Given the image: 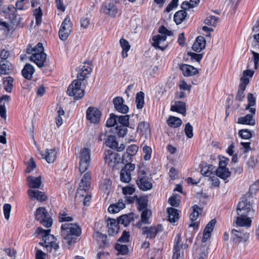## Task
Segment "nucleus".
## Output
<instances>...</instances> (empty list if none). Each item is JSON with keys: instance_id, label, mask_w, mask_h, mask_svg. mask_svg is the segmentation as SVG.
<instances>
[{"instance_id": "09e8293b", "label": "nucleus", "mask_w": 259, "mask_h": 259, "mask_svg": "<svg viewBox=\"0 0 259 259\" xmlns=\"http://www.w3.org/2000/svg\"><path fill=\"white\" fill-rule=\"evenodd\" d=\"M106 143L108 147L112 149H115L118 145L115 136L112 135L108 136Z\"/></svg>"}, {"instance_id": "13d9d810", "label": "nucleus", "mask_w": 259, "mask_h": 259, "mask_svg": "<svg viewBox=\"0 0 259 259\" xmlns=\"http://www.w3.org/2000/svg\"><path fill=\"white\" fill-rule=\"evenodd\" d=\"M117 119L121 126L127 127L129 125V116L128 115H121L117 116Z\"/></svg>"}, {"instance_id": "052dcab7", "label": "nucleus", "mask_w": 259, "mask_h": 259, "mask_svg": "<svg viewBox=\"0 0 259 259\" xmlns=\"http://www.w3.org/2000/svg\"><path fill=\"white\" fill-rule=\"evenodd\" d=\"M238 134L242 139L245 140L249 139L252 137L251 131L246 129L240 130Z\"/></svg>"}, {"instance_id": "393cba45", "label": "nucleus", "mask_w": 259, "mask_h": 259, "mask_svg": "<svg viewBox=\"0 0 259 259\" xmlns=\"http://www.w3.org/2000/svg\"><path fill=\"white\" fill-rule=\"evenodd\" d=\"M27 193L31 199H36L39 201H44L47 199V196L45 193L38 190L29 189Z\"/></svg>"}, {"instance_id": "774afa93", "label": "nucleus", "mask_w": 259, "mask_h": 259, "mask_svg": "<svg viewBox=\"0 0 259 259\" xmlns=\"http://www.w3.org/2000/svg\"><path fill=\"white\" fill-rule=\"evenodd\" d=\"M3 210L5 219L9 220L11 210V205L9 204H5L3 206Z\"/></svg>"}, {"instance_id": "864d4df0", "label": "nucleus", "mask_w": 259, "mask_h": 259, "mask_svg": "<svg viewBox=\"0 0 259 259\" xmlns=\"http://www.w3.org/2000/svg\"><path fill=\"white\" fill-rule=\"evenodd\" d=\"M122 191L123 194L126 196V200H127V198H129L130 196H127L128 195H133L135 192V188L134 186H126L125 187H123L122 188Z\"/></svg>"}, {"instance_id": "e2e57ef3", "label": "nucleus", "mask_w": 259, "mask_h": 259, "mask_svg": "<svg viewBox=\"0 0 259 259\" xmlns=\"http://www.w3.org/2000/svg\"><path fill=\"white\" fill-rule=\"evenodd\" d=\"M116 130L119 137H123L127 133V127L119 125L116 127Z\"/></svg>"}, {"instance_id": "6e6552de", "label": "nucleus", "mask_w": 259, "mask_h": 259, "mask_svg": "<svg viewBox=\"0 0 259 259\" xmlns=\"http://www.w3.org/2000/svg\"><path fill=\"white\" fill-rule=\"evenodd\" d=\"M72 31V23L69 16H67L61 24L59 31L60 38L62 40L67 39Z\"/></svg>"}, {"instance_id": "aec40b11", "label": "nucleus", "mask_w": 259, "mask_h": 259, "mask_svg": "<svg viewBox=\"0 0 259 259\" xmlns=\"http://www.w3.org/2000/svg\"><path fill=\"white\" fill-rule=\"evenodd\" d=\"M91 179V175L90 172H88L83 175L79 184L78 193L81 191L86 192L89 190Z\"/></svg>"}, {"instance_id": "a19ab883", "label": "nucleus", "mask_w": 259, "mask_h": 259, "mask_svg": "<svg viewBox=\"0 0 259 259\" xmlns=\"http://www.w3.org/2000/svg\"><path fill=\"white\" fill-rule=\"evenodd\" d=\"M166 122L169 126L173 128L179 127L182 123L180 118L173 116H169Z\"/></svg>"}, {"instance_id": "20e7f679", "label": "nucleus", "mask_w": 259, "mask_h": 259, "mask_svg": "<svg viewBox=\"0 0 259 259\" xmlns=\"http://www.w3.org/2000/svg\"><path fill=\"white\" fill-rule=\"evenodd\" d=\"M67 93L76 100L81 98L84 94V90L81 87V81L74 80L68 87Z\"/></svg>"}, {"instance_id": "338daca9", "label": "nucleus", "mask_w": 259, "mask_h": 259, "mask_svg": "<svg viewBox=\"0 0 259 259\" xmlns=\"http://www.w3.org/2000/svg\"><path fill=\"white\" fill-rule=\"evenodd\" d=\"M185 133L186 135L189 138H191L193 136V127L189 123H188L186 124L185 127Z\"/></svg>"}, {"instance_id": "6e6d98bb", "label": "nucleus", "mask_w": 259, "mask_h": 259, "mask_svg": "<svg viewBox=\"0 0 259 259\" xmlns=\"http://www.w3.org/2000/svg\"><path fill=\"white\" fill-rule=\"evenodd\" d=\"M151 214V212L150 210L145 209L143 210L141 214V222L144 224L149 223V219Z\"/></svg>"}, {"instance_id": "49530a36", "label": "nucleus", "mask_w": 259, "mask_h": 259, "mask_svg": "<svg viewBox=\"0 0 259 259\" xmlns=\"http://www.w3.org/2000/svg\"><path fill=\"white\" fill-rule=\"evenodd\" d=\"M201 210V208L197 205H194L192 207V212L190 215V219L192 222L198 219Z\"/></svg>"}, {"instance_id": "c85d7f7f", "label": "nucleus", "mask_w": 259, "mask_h": 259, "mask_svg": "<svg viewBox=\"0 0 259 259\" xmlns=\"http://www.w3.org/2000/svg\"><path fill=\"white\" fill-rule=\"evenodd\" d=\"M255 114H248L244 117H241L238 118L237 123L242 124H247L249 125H254L255 124V119L253 118Z\"/></svg>"}, {"instance_id": "3c124183", "label": "nucleus", "mask_w": 259, "mask_h": 259, "mask_svg": "<svg viewBox=\"0 0 259 259\" xmlns=\"http://www.w3.org/2000/svg\"><path fill=\"white\" fill-rule=\"evenodd\" d=\"M132 220V218L130 215H123L120 216L117 219L118 224L123 225L124 226H127Z\"/></svg>"}, {"instance_id": "f8f14e48", "label": "nucleus", "mask_w": 259, "mask_h": 259, "mask_svg": "<svg viewBox=\"0 0 259 259\" xmlns=\"http://www.w3.org/2000/svg\"><path fill=\"white\" fill-rule=\"evenodd\" d=\"M104 158L106 163L112 167H114L120 161L119 155L111 150L106 151Z\"/></svg>"}, {"instance_id": "dca6fc26", "label": "nucleus", "mask_w": 259, "mask_h": 259, "mask_svg": "<svg viewBox=\"0 0 259 259\" xmlns=\"http://www.w3.org/2000/svg\"><path fill=\"white\" fill-rule=\"evenodd\" d=\"M236 218V223L239 227H244L249 228L251 225L252 219L253 215H250L248 214H238Z\"/></svg>"}, {"instance_id": "f257e3e1", "label": "nucleus", "mask_w": 259, "mask_h": 259, "mask_svg": "<svg viewBox=\"0 0 259 259\" xmlns=\"http://www.w3.org/2000/svg\"><path fill=\"white\" fill-rule=\"evenodd\" d=\"M61 228L62 235L69 245L75 243L77 237L81 234V229L76 224L65 223L62 225Z\"/></svg>"}, {"instance_id": "5fc2aeb1", "label": "nucleus", "mask_w": 259, "mask_h": 259, "mask_svg": "<svg viewBox=\"0 0 259 259\" xmlns=\"http://www.w3.org/2000/svg\"><path fill=\"white\" fill-rule=\"evenodd\" d=\"M219 18L214 16H209L204 20V23L209 26H215L218 23Z\"/></svg>"}, {"instance_id": "58836bf2", "label": "nucleus", "mask_w": 259, "mask_h": 259, "mask_svg": "<svg viewBox=\"0 0 259 259\" xmlns=\"http://www.w3.org/2000/svg\"><path fill=\"white\" fill-rule=\"evenodd\" d=\"M119 42L122 49V56L123 58H125L128 56L127 52L130 50L131 46L129 44L128 41L123 38L120 39Z\"/></svg>"}, {"instance_id": "4d7b16f0", "label": "nucleus", "mask_w": 259, "mask_h": 259, "mask_svg": "<svg viewBox=\"0 0 259 259\" xmlns=\"http://www.w3.org/2000/svg\"><path fill=\"white\" fill-rule=\"evenodd\" d=\"M73 221V218L65 212H60L59 215V222H70Z\"/></svg>"}, {"instance_id": "ea45409f", "label": "nucleus", "mask_w": 259, "mask_h": 259, "mask_svg": "<svg viewBox=\"0 0 259 259\" xmlns=\"http://www.w3.org/2000/svg\"><path fill=\"white\" fill-rule=\"evenodd\" d=\"M216 175L220 178L226 180L231 175V172L227 167L218 168L215 170Z\"/></svg>"}, {"instance_id": "79ce46f5", "label": "nucleus", "mask_w": 259, "mask_h": 259, "mask_svg": "<svg viewBox=\"0 0 259 259\" xmlns=\"http://www.w3.org/2000/svg\"><path fill=\"white\" fill-rule=\"evenodd\" d=\"M57 115L56 117V123L58 127L61 126L63 123L62 116H64V111L61 107L56 108Z\"/></svg>"}, {"instance_id": "6ab92c4d", "label": "nucleus", "mask_w": 259, "mask_h": 259, "mask_svg": "<svg viewBox=\"0 0 259 259\" xmlns=\"http://www.w3.org/2000/svg\"><path fill=\"white\" fill-rule=\"evenodd\" d=\"M180 69L182 71L183 75L187 77L194 75L198 73L197 68L188 64H182L180 65Z\"/></svg>"}, {"instance_id": "9b49d317", "label": "nucleus", "mask_w": 259, "mask_h": 259, "mask_svg": "<svg viewBox=\"0 0 259 259\" xmlns=\"http://www.w3.org/2000/svg\"><path fill=\"white\" fill-rule=\"evenodd\" d=\"M137 184L139 188L143 191L150 190L152 187L150 180L144 172H141L139 174Z\"/></svg>"}, {"instance_id": "69168bd1", "label": "nucleus", "mask_w": 259, "mask_h": 259, "mask_svg": "<svg viewBox=\"0 0 259 259\" xmlns=\"http://www.w3.org/2000/svg\"><path fill=\"white\" fill-rule=\"evenodd\" d=\"M143 153L145 154L144 159L146 160H148L151 158L152 149L151 148L147 146H144L143 148Z\"/></svg>"}, {"instance_id": "b1692460", "label": "nucleus", "mask_w": 259, "mask_h": 259, "mask_svg": "<svg viewBox=\"0 0 259 259\" xmlns=\"http://www.w3.org/2000/svg\"><path fill=\"white\" fill-rule=\"evenodd\" d=\"M42 158H45L48 163L53 162L56 158L57 152L55 149H46L45 152H40Z\"/></svg>"}, {"instance_id": "4c0bfd02", "label": "nucleus", "mask_w": 259, "mask_h": 259, "mask_svg": "<svg viewBox=\"0 0 259 259\" xmlns=\"http://www.w3.org/2000/svg\"><path fill=\"white\" fill-rule=\"evenodd\" d=\"M168 213V221L170 223H175L179 219V213H178V210L169 207L167 209Z\"/></svg>"}, {"instance_id": "c756f323", "label": "nucleus", "mask_w": 259, "mask_h": 259, "mask_svg": "<svg viewBox=\"0 0 259 259\" xmlns=\"http://www.w3.org/2000/svg\"><path fill=\"white\" fill-rule=\"evenodd\" d=\"M254 74V71L250 70H246L243 73V76L241 78V83L239 85L240 88L243 89L246 88V85L249 83V80L248 77H252Z\"/></svg>"}, {"instance_id": "ddd939ff", "label": "nucleus", "mask_w": 259, "mask_h": 259, "mask_svg": "<svg viewBox=\"0 0 259 259\" xmlns=\"http://www.w3.org/2000/svg\"><path fill=\"white\" fill-rule=\"evenodd\" d=\"M101 111L97 108L90 107L87 110V118L91 123H97L100 121Z\"/></svg>"}, {"instance_id": "680f3d73", "label": "nucleus", "mask_w": 259, "mask_h": 259, "mask_svg": "<svg viewBox=\"0 0 259 259\" xmlns=\"http://www.w3.org/2000/svg\"><path fill=\"white\" fill-rule=\"evenodd\" d=\"M34 16H35V20H36V24L37 25H39L41 23V16H42V12L40 9V8H38V9H36L34 11Z\"/></svg>"}, {"instance_id": "c03bdc74", "label": "nucleus", "mask_w": 259, "mask_h": 259, "mask_svg": "<svg viewBox=\"0 0 259 259\" xmlns=\"http://www.w3.org/2000/svg\"><path fill=\"white\" fill-rule=\"evenodd\" d=\"M186 12L185 11L181 10L175 13L174 15V21L177 24H181L185 19L186 16Z\"/></svg>"}, {"instance_id": "39448f33", "label": "nucleus", "mask_w": 259, "mask_h": 259, "mask_svg": "<svg viewBox=\"0 0 259 259\" xmlns=\"http://www.w3.org/2000/svg\"><path fill=\"white\" fill-rule=\"evenodd\" d=\"M35 218L40 223L47 228H49L52 225V219L49 216L46 208L43 207H39L36 209Z\"/></svg>"}, {"instance_id": "72a5a7b5", "label": "nucleus", "mask_w": 259, "mask_h": 259, "mask_svg": "<svg viewBox=\"0 0 259 259\" xmlns=\"http://www.w3.org/2000/svg\"><path fill=\"white\" fill-rule=\"evenodd\" d=\"M12 70V65L9 60L0 61V74H9Z\"/></svg>"}, {"instance_id": "1a4fd4ad", "label": "nucleus", "mask_w": 259, "mask_h": 259, "mask_svg": "<svg viewBox=\"0 0 259 259\" xmlns=\"http://www.w3.org/2000/svg\"><path fill=\"white\" fill-rule=\"evenodd\" d=\"M135 169L134 164L127 163L123 167L120 172V179L122 182L128 183L131 181V172Z\"/></svg>"}, {"instance_id": "bf43d9fd", "label": "nucleus", "mask_w": 259, "mask_h": 259, "mask_svg": "<svg viewBox=\"0 0 259 259\" xmlns=\"http://www.w3.org/2000/svg\"><path fill=\"white\" fill-rule=\"evenodd\" d=\"M112 185L111 180L109 179H105L102 184L100 186V188L102 190L107 192L110 189Z\"/></svg>"}, {"instance_id": "2eb2a0df", "label": "nucleus", "mask_w": 259, "mask_h": 259, "mask_svg": "<svg viewBox=\"0 0 259 259\" xmlns=\"http://www.w3.org/2000/svg\"><path fill=\"white\" fill-rule=\"evenodd\" d=\"M92 63V62L88 63L85 62L83 65H80L79 67L77 73V80L83 81L89 77V74L92 71V69L91 67Z\"/></svg>"}, {"instance_id": "e433bc0d", "label": "nucleus", "mask_w": 259, "mask_h": 259, "mask_svg": "<svg viewBox=\"0 0 259 259\" xmlns=\"http://www.w3.org/2000/svg\"><path fill=\"white\" fill-rule=\"evenodd\" d=\"M124 207L125 204L123 203L122 200H119L117 203L111 204L109 206L108 210L110 213H115L118 212Z\"/></svg>"}, {"instance_id": "4468645a", "label": "nucleus", "mask_w": 259, "mask_h": 259, "mask_svg": "<svg viewBox=\"0 0 259 259\" xmlns=\"http://www.w3.org/2000/svg\"><path fill=\"white\" fill-rule=\"evenodd\" d=\"M163 227L161 225L156 226L145 227L142 228V234L146 235L147 238H154L156 235L163 231Z\"/></svg>"}, {"instance_id": "412c9836", "label": "nucleus", "mask_w": 259, "mask_h": 259, "mask_svg": "<svg viewBox=\"0 0 259 259\" xmlns=\"http://www.w3.org/2000/svg\"><path fill=\"white\" fill-rule=\"evenodd\" d=\"M216 221L215 220H211L206 226L203 231L202 242H206L210 237L211 233L213 231L214 227L215 225Z\"/></svg>"}, {"instance_id": "473e14b6", "label": "nucleus", "mask_w": 259, "mask_h": 259, "mask_svg": "<svg viewBox=\"0 0 259 259\" xmlns=\"http://www.w3.org/2000/svg\"><path fill=\"white\" fill-rule=\"evenodd\" d=\"M35 72L34 67L29 64H26L23 69L22 70V74L23 77L27 79H31L32 77V75Z\"/></svg>"}, {"instance_id": "cd10ccee", "label": "nucleus", "mask_w": 259, "mask_h": 259, "mask_svg": "<svg viewBox=\"0 0 259 259\" xmlns=\"http://www.w3.org/2000/svg\"><path fill=\"white\" fill-rule=\"evenodd\" d=\"M205 39L204 37L198 36L192 46V49L195 52H200L205 47Z\"/></svg>"}, {"instance_id": "f704fd0d", "label": "nucleus", "mask_w": 259, "mask_h": 259, "mask_svg": "<svg viewBox=\"0 0 259 259\" xmlns=\"http://www.w3.org/2000/svg\"><path fill=\"white\" fill-rule=\"evenodd\" d=\"M44 49L42 44L40 42L37 44L36 46L32 48L31 46L29 45L27 49V53L31 54V56H33L35 54H40V53H45L44 52Z\"/></svg>"}, {"instance_id": "423d86ee", "label": "nucleus", "mask_w": 259, "mask_h": 259, "mask_svg": "<svg viewBox=\"0 0 259 259\" xmlns=\"http://www.w3.org/2000/svg\"><path fill=\"white\" fill-rule=\"evenodd\" d=\"M91 162V151L89 148H84L81 150L80 154L79 171L85 172L88 168Z\"/></svg>"}, {"instance_id": "0eeeda50", "label": "nucleus", "mask_w": 259, "mask_h": 259, "mask_svg": "<svg viewBox=\"0 0 259 259\" xmlns=\"http://www.w3.org/2000/svg\"><path fill=\"white\" fill-rule=\"evenodd\" d=\"M30 60L33 62L39 68L46 67L47 69H51V63L50 60L47 58V54L45 53L31 56Z\"/></svg>"}, {"instance_id": "4be33fe9", "label": "nucleus", "mask_w": 259, "mask_h": 259, "mask_svg": "<svg viewBox=\"0 0 259 259\" xmlns=\"http://www.w3.org/2000/svg\"><path fill=\"white\" fill-rule=\"evenodd\" d=\"M137 200L138 206L137 208L140 211H142L145 209H147V199L143 197H140V198H138L137 196L134 197H130L127 198V201L129 203H134L135 200Z\"/></svg>"}, {"instance_id": "603ef678", "label": "nucleus", "mask_w": 259, "mask_h": 259, "mask_svg": "<svg viewBox=\"0 0 259 259\" xmlns=\"http://www.w3.org/2000/svg\"><path fill=\"white\" fill-rule=\"evenodd\" d=\"M213 171L214 167L211 164L204 166L201 169V174L206 177H210Z\"/></svg>"}, {"instance_id": "7c9ffc66", "label": "nucleus", "mask_w": 259, "mask_h": 259, "mask_svg": "<svg viewBox=\"0 0 259 259\" xmlns=\"http://www.w3.org/2000/svg\"><path fill=\"white\" fill-rule=\"evenodd\" d=\"M170 110L185 115L186 111V104L182 101H177L174 105L171 106Z\"/></svg>"}, {"instance_id": "5701e85b", "label": "nucleus", "mask_w": 259, "mask_h": 259, "mask_svg": "<svg viewBox=\"0 0 259 259\" xmlns=\"http://www.w3.org/2000/svg\"><path fill=\"white\" fill-rule=\"evenodd\" d=\"M113 104L115 108L119 112L126 113L128 111V107L123 104V99L121 97H117L113 99Z\"/></svg>"}, {"instance_id": "bb28decb", "label": "nucleus", "mask_w": 259, "mask_h": 259, "mask_svg": "<svg viewBox=\"0 0 259 259\" xmlns=\"http://www.w3.org/2000/svg\"><path fill=\"white\" fill-rule=\"evenodd\" d=\"M137 132L141 136L146 137L150 133L149 123L146 121L140 122L138 125Z\"/></svg>"}, {"instance_id": "8fccbe9b", "label": "nucleus", "mask_w": 259, "mask_h": 259, "mask_svg": "<svg viewBox=\"0 0 259 259\" xmlns=\"http://www.w3.org/2000/svg\"><path fill=\"white\" fill-rule=\"evenodd\" d=\"M115 249L118 251V254L126 255L128 252V248L126 245L121 244L118 242L115 245Z\"/></svg>"}, {"instance_id": "c9c22d12", "label": "nucleus", "mask_w": 259, "mask_h": 259, "mask_svg": "<svg viewBox=\"0 0 259 259\" xmlns=\"http://www.w3.org/2000/svg\"><path fill=\"white\" fill-rule=\"evenodd\" d=\"M28 186L30 188H39L41 184V177L40 176L35 178L32 176L27 177Z\"/></svg>"}, {"instance_id": "a211bd4d", "label": "nucleus", "mask_w": 259, "mask_h": 259, "mask_svg": "<svg viewBox=\"0 0 259 259\" xmlns=\"http://www.w3.org/2000/svg\"><path fill=\"white\" fill-rule=\"evenodd\" d=\"M182 248V239L180 234H178L175 239L174 254L172 259H181V250Z\"/></svg>"}, {"instance_id": "0e129e2a", "label": "nucleus", "mask_w": 259, "mask_h": 259, "mask_svg": "<svg viewBox=\"0 0 259 259\" xmlns=\"http://www.w3.org/2000/svg\"><path fill=\"white\" fill-rule=\"evenodd\" d=\"M117 120V116L113 114L110 115V117L108 119L106 124L108 127H112L115 125Z\"/></svg>"}, {"instance_id": "f3484780", "label": "nucleus", "mask_w": 259, "mask_h": 259, "mask_svg": "<svg viewBox=\"0 0 259 259\" xmlns=\"http://www.w3.org/2000/svg\"><path fill=\"white\" fill-rule=\"evenodd\" d=\"M138 150V147L136 145H131L126 149V152L122 157V161L123 163L130 162L132 157L136 154Z\"/></svg>"}, {"instance_id": "9d476101", "label": "nucleus", "mask_w": 259, "mask_h": 259, "mask_svg": "<svg viewBox=\"0 0 259 259\" xmlns=\"http://www.w3.org/2000/svg\"><path fill=\"white\" fill-rule=\"evenodd\" d=\"M238 214H248L250 215H253L254 210L252 208L251 203L246 199L240 201L238 203L237 208Z\"/></svg>"}, {"instance_id": "de8ad7c7", "label": "nucleus", "mask_w": 259, "mask_h": 259, "mask_svg": "<svg viewBox=\"0 0 259 259\" xmlns=\"http://www.w3.org/2000/svg\"><path fill=\"white\" fill-rule=\"evenodd\" d=\"M105 12L112 17H114L118 13V9L113 3H109L106 6Z\"/></svg>"}, {"instance_id": "a18cd8bd", "label": "nucleus", "mask_w": 259, "mask_h": 259, "mask_svg": "<svg viewBox=\"0 0 259 259\" xmlns=\"http://www.w3.org/2000/svg\"><path fill=\"white\" fill-rule=\"evenodd\" d=\"M13 79L11 76H7L3 78V85L5 90L11 92L13 88Z\"/></svg>"}, {"instance_id": "7ed1b4c3", "label": "nucleus", "mask_w": 259, "mask_h": 259, "mask_svg": "<svg viewBox=\"0 0 259 259\" xmlns=\"http://www.w3.org/2000/svg\"><path fill=\"white\" fill-rule=\"evenodd\" d=\"M37 230L38 234L41 236L42 240L44 241L42 245L49 248L50 251L52 249L55 250L59 249V245L56 242V239L55 236L50 234L51 231L50 229L46 230L42 228H38Z\"/></svg>"}, {"instance_id": "a878e982", "label": "nucleus", "mask_w": 259, "mask_h": 259, "mask_svg": "<svg viewBox=\"0 0 259 259\" xmlns=\"http://www.w3.org/2000/svg\"><path fill=\"white\" fill-rule=\"evenodd\" d=\"M231 233L232 238L236 241H245L249 238V234L247 233H242L235 229H233Z\"/></svg>"}, {"instance_id": "2f4dec72", "label": "nucleus", "mask_w": 259, "mask_h": 259, "mask_svg": "<svg viewBox=\"0 0 259 259\" xmlns=\"http://www.w3.org/2000/svg\"><path fill=\"white\" fill-rule=\"evenodd\" d=\"M247 102L248 104L245 107L246 110H249L250 113L255 114L256 109L253 107L256 103L255 98L251 93H249L247 95Z\"/></svg>"}, {"instance_id": "f03ea898", "label": "nucleus", "mask_w": 259, "mask_h": 259, "mask_svg": "<svg viewBox=\"0 0 259 259\" xmlns=\"http://www.w3.org/2000/svg\"><path fill=\"white\" fill-rule=\"evenodd\" d=\"M158 32L159 33V34L154 35L152 37V45L156 49L163 51L168 45L166 42L167 36L172 35L173 33L163 26L160 27Z\"/></svg>"}, {"instance_id": "37998d69", "label": "nucleus", "mask_w": 259, "mask_h": 259, "mask_svg": "<svg viewBox=\"0 0 259 259\" xmlns=\"http://www.w3.org/2000/svg\"><path fill=\"white\" fill-rule=\"evenodd\" d=\"M144 94L142 92H140L137 94L136 98V103L137 108L138 109H141L144 105Z\"/></svg>"}]
</instances>
